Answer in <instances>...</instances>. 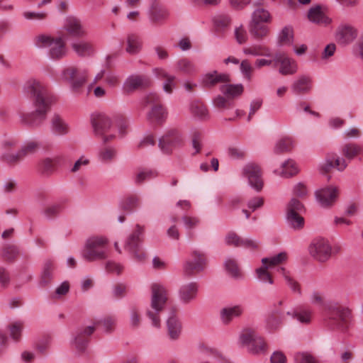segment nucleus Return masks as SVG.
<instances>
[{
    "instance_id": "1a4fd4ad",
    "label": "nucleus",
    "mask_w": 363,
    "mask_h": 363,
    "mask_svg": "<svg viewBox=\"0 0 363 363\" xmlns=\"http://www.w3.org/2000/svg\"><path fill=\"white\" fill-rule=\"evenodd\" d=\"M145 106H151L152 108L147 115L149 122L152 124H162L166 119L167 113L161 104V99L157 93H150L144 99Z\"/></svg>"
},
{
    "instance_id": "e433bc0d",
    "label": "nucleus",
    "mask_w": 363,
    "mask_h": 363,
    "mask_svg": "<svg viewBox=\"0 0 363 363\" xmlns=\"http://www.w3.org/2000/svg\"><path fill=\"white\" fill-rule=\"evenodd\" d=\"M277 45L279 46H290L294 41V30L292 26L284 27L277 35Z\"/></svg>"
},
{
    "instance_id": "5701e85b",
    "label": "nucleus",
    "mask_w": 363,
    "mask_h": 363,
    "mask_svg": "<svg viewBox=\"0 0 363 363\" xmlns=\"http://www.w3.org/2000/svg\"><path fill=\"white\" fill-rule=\"evenodd\" d=\"M348 166V162L336 155H328L325 160L319 165V169L323 174L328 173L333 168L343 171Z\"/></svg>"
},
{
    "instance_id": "a211bd4d",
    "label": "nucleus",
    "mask_w": 363,
    "mask_h": 363,
    "mask_svg": "<svg viewBox=\"0 0 363 363\" xmlns=\"http://www.w3.org/2000/svg\"><path fill=\"white\" fill-rule=\"evenodd\" d=\"M182 141L180 133L176 130L166 133L159 140V147L164 153H169Z\"/></svg>"
},
{
    "instance_id": "4d7b16f0",
    "label": "nucleus",
    "mask_w": 363,
    "mask_h": 363,
    "mask_svg": "<svg viewBox=\"0 0 363 363\" xmlns=\"http://www.w3.org/2000/svg\"><path fill=\"white\" fill-rule=\"evenodd\" d=\"M293 147V140L291 138L284 137L279 139L275 144L274 152L276 154H282L289 152Z\"/></svg>"
},
{
    "instance_id": "6ab92c4d",
    "label": "nucleus",
    "mask_w": 363,
    "mask_h": 363,
    "mask_svg": "<svg viewBox=\"0 0 363 363\" xmlns=\"http://www.w3.org/2000/svg\"><path fill=\"white\" fill-rule=\"evenodd\" d=\"M357 36V29L350 24H342L336 30L335 39L342 45L352 43Z\"/></svg>"
},
{
    "instance_id": "f3484780",
    "label": "nucleus",
    "mask_w": 363,
    "mask_h": 363,
    "mask_svg": "<svg viewBox=\"0 0 363 363\" xmlns=\"http://www.w3.org/2000/svg\"><path fill=\"white\" fill-rule=\"evenodd\" d=\"M36 110L31 113H21V120L24 124L31 127L40 126L46 119L50 106H35Z\"/></svg>"
},
{
    "instance_id": "aec40b11",
    "label": "nucleus",
    "mask_w": 363,
    "mask_h": 363,
    "mask_svg": "<svg viewBox=\"0 0 363 363\" xmlns=\"http://www.w3.org/2000/svg\"><path fill=\"white\" fill-rule=\"evenodd\" d=\"M307 18L310 22L322 26H327L332 22L326 13V9L320 5L311 7L307 13Z\"/></svg>"
},
{
    "instance_id": "8fccbe9b",
    "label": "nucleus",
    "mask_w": 363,
    "mask_h": 363,
    "mask_svg": "<svg viewBox=\"0 0 363 363\" xmlns=\"http://www.w3.org/2000/svg\"><path fill=\"white\" fill-rule=\"evenodd\" d=\"M243 86L242 84H223L220 86V91L225 94L228 99H233L238 96H240L243 92Z\"/></svg>"
},
{
    "instance_id": "c9c22d12",
    "label": "nucleus",
    "mask_w": 363,
    "mask_h": 363,
    "mask_svg": "<svg viewBox=\"0 0 363 363\" xmlns=\"http://www.w3.org/2000/svg\"><path fill=\"white\" fill-rule=\"evenodd\" d=\"M72 48L74 52L81 57L91 56L94 52V48L91 42L79 40L72 44Z\"/></svg>"
},
{
    "instance_id": "69168bd1",
    "label": "nucleus",
    "mask_w": 363,
    "mask_h": 363,
    "mask_svg": "<svg viewBox=\"0 0 363 363\" xmlns=\"http://www.w3.org/2000/svg\"><path fill=\"white\" fill-rule=\"evenodd\" d=\"M62 208L60 203H54L46 206L43 210L44 215L48 218H53L57 216Z\"/></svg>"
},
{
    "instance_id": "603ef678",
    "label": "nucleus",
    "mask_w": 363,
    "mask_h": 363,
    "mask_svg": "<svg viewBox=\"0 0 363 363\" xmlns=\"http://www.w3.org/2000/svg\"><path fill=\"white\" fill-rule=\"evenodd\" d=\"M259 335L256 331L251 328H246L243 330L240 335L239 341L243 346L247 347L248 349L250 345L257 339Z\"/></svg>"
},
{
    "instance_id": "4c0bfd02",
    "label": "nucleus",
    "mask_w": 363,
    "mask_h": 363,
    "mask_svg": "<svg viewBox=\"0 0 363 363\" xmlns=\"http://www.w3.org/2000/svg\"><path fill=\"white\" fill-rule=\"evenodd\" d=\"M249 31L251 35L256 40H263L270 33L269 28L266 23H249Z\"/></svg>"
},
{
    "instance_id": "c756f323",
    "label": "nucleus",
    "mask_w": 363,
    "mask_h": 363,
    "mask_svg": "<svg viewBox=\"0 0 363 363\" xmlns=\"http://www.w3.org/2000/svg\"><path fill=\"white\" fill-rule=\"evenodd\" d=\"M229 76L226 74L219 73L217 71L206 73L202 79V85L210 88L219 83H226L229 82Z\"/></svg>"
},
{
    "instance_id": "a19ab883",
    "label": "nucleus",
    "mask_w": 363,
    "mask_h": 363,
    "mask_svg": "<svg viewBox=\"0 0 363 363\" xmlns=\"http://www.w3.org/2000/svg\"><path fill=\"white\" fill-rule=\"evenodd\" d=\"M288 316L296 319L301 323L309 324L312 320L313 312L308 308L289 310L286 312Z\"/></svg>"
},
{
    "instance_id": "0eeeda50",
    "label": "nucleus",
    "mask_w": 363,
    "mask_h": 363,
    "mask_svg": "<svg viewBox=\"0 0 363 363\" xmlns=\"http://www.w3.org/2000/svg\"><path fill=\"white\" fill-rule=\"evenodd\" d=\"M145 228L143 226L138 224L133 232L128 238L125 249L131 255V257L138 262H144L147 259V253L140 245L143 242L142 236L144 234Z\"/></svg>"
},
{
    "instance_id": "7c9ffc66",
    "label": "nucleus",
    "mask_w": 363,
    "mask_h": 363,
    "mask_svg": "<svg viewBox=\"0 0 363 363\" xmlns=\"http://www.w3.org/2000/svg\"><path fill=\"white\" fill-rule=\"evenodd\" d=\"M245 55L253 57H272L271 48L264 44H252L242 48Z\"/></svg>"
},
{
    "instance_id": "5fc2aeb1",
    "label": "nucleus",
    "mask_w": 363,
    "mask_h": 363,
    "mask_svg": "<svg viewBox=\"0 0 363 363\" xmlns=\"http://www.w3.org/2000/svg\"><path fill=\"white\" fill-rule=\"evenodd\" d=\"M176 69L178 72L186 74H191L195 72L194 63L186 57L180 58L177 61Z\"/></svg>"
},
{
    "instance_id": "6e6d98bb",
    "label": "nucleus",
    "mask_w": 363,
    "mask_h": 363,
    "mask_svg": "<svg viewBox=\"0 0 363 363\" xmlns=\"http://www.w3.org/2000/svg\"><path fill=\"white\" fill-rule=\"evenodd\" d=\"M157 175L158 173L155 169H140L135 173L134 180L137 184H140L147 180L155 178Z\"/></svg>"
},
{
    "instance_id": "774afa93",
    "label": "nucleus",
    "mask_w": 363,
    "mask_h": 363,
    "mask_svg": "<svg viewBox=\"0 0 363 363\" xmlns=\"http://www.w3.org/2000/svg\"><path fill=\"white\" fill-rule=\"evenodd\" d=\"M295 363H318L316 359L307 352H298L294 357Z\"/></svg>"
},
{
    "instance_id": "13d9d810",
    "label": "nucleus",
    "mask_w": 363,
    "mask_h": 363,
    "mask_svg": "<svg viewBox=\"0 0 363 363\" xmlns=\"http://www.w3.org/2000/svg\"><path fill=\"white\" fill-rule=\"evenodd\" d=\"M40 170L44 176H50L56 169V161L50 157L43 159L39 164Z\"/></svg>"
},
{
    "instance_id": "f257e3e1",
    "label": "nucleus",
    "mask_w": 363,
    "mask_h": 363,
    "mask_svg": "<svg viewBox=\"0 0 363 363\" xmlns=\"http://www.w3.org/2000/svg\"><path fill=\"white\" fill-rule=\"evenodd\" d=\"M325 311L323 323L328 329L342 333L350 329L353 320L351 308L335 303L327 306Z\"/></svg>"
},
{
    "instance_id": "6e6552de",
    "label": "nucleus",
    "mask_w": 363,
    "mask_h": 363,
    "mask_svg": "<svg viewBox=\"0 0 363 363\" xmlns=\"http://www.w3.org/2000/svg\"><path fill=\"white\" fill-rule=\"evenodd\" d=\"M288 259V255L285 252H280L270 257H265L262 259V266L256 269L257 279L263 282L269 284H274V279L269 269L278 267L285 263Z\"/></svg>"
},
{
    "instance_id": "9d476101",
    "label": "nucleus",
    "mask_w": 363,
    "mask_h": 363,
    "mask_svg": "<svg viewBox=\"0 0 363 363\" xmlns=\"http://www.w3.org/2000/svg\"><path fill=\"white\" fill-rule=\"evenodd\" d=\"M92 125L96 135L101 138L104 144L112 141L116 135L111 133L112 123L111 118L105 114H99L92 120Z\"/></svg>"
},
{
    "instance_id": "412c9836",
    "label": "nucleus",
    "mask_w": 363,
    "mask_h": 363,
    "mask_svg": "<svg viewBox=\"0 0 363 363\" xmlns=\"http://www.w3.org/2000/svg\"><path fill=\"white\" fill-rule=\"evenodd\" d=\"M63 28L67 34L73 38H83L87 35V31L82 23V21L74 16L66 18Z\"/></svg>"
},
{
    "instance_id": "2eb2a0df",
    "label": "nucleus",
    "mask_w": 363,
    "mask_h": 363,
    "mask_svg": "<svg viewBox=\"0 0 363 363\" xmlns=\"http://www.w3.org/2000/svg\"><path fill=\"white\" fill-rule=\"evenodd\" d=\"M242 174L247 179L250 185L257 191L262 189V170L259 164L253 162L245 164L242 168Z\"/></svg>"
},
{
    "instance_id": "393cba45",
    "label": "nucleus",
    "mask_w": 363,
    "mask_h": 363,
    "mask_svg": "<svg viewBox=\"0 0 363 363\" xmlns=\"http://www.w3.org/2000/svg\"><path fill=\"white\" fill-rule=\"evenodd\" d=\"M199 287V284L196 281H190L182 284L178 291L179 300L185 304L189 303L196 299Z\"/></svg>"
},
{
    "instance_id": "c03bdc74",
    "label": "nucleus",
    "mask_w": 363,
    "mask_h": 363,
    "mask_svg": "<svg viewBox=\"0 0 363 363\" xmlns=\"http://www.w3.org/2000/svg\"><path fill=\"white\" fill-rule=\"evenodd\" d=\"M299 169L296 163L292 160H288L281 164V171L277 174L281 177L289 178L296 175Z\"/></svg>"
},
{
    "instance_id": "b1692460",
    "label": "nucleus",
    "mask_w": 363,
    "mask_h": 363,
    "mask_svg": "<svg viewBox=\"0 0 363 363\" xmlns=\"http://www.w3.org/2000/svg\"><path fill=\"white\" fill-rule=\"evenodd\" d=\"M169 12L164 7L159 0H151L150 7V18L152 22L162 24L168 19Z\"/></svg>"
},
{
    "instance_id": "f8f14e48",
    "label": "nucleus",
    "mask_w": 363,
    "mask_h": 363,
    "mask_svg": "<svg viewBox=\"0 0 363 363\" xmlns=\"http://www.w3.org/2000/svg\"><path fill=\"white\" fill-rule=\"evenodd\" d=\"M303 206L300 201L295 198L291 199L287 206L286 219L291 228L294 230H300L304 226V219L299 214Z\"/></svg>"
},
{
    "instance_id": "4468645a",
    "label": "nucleus",
    "mask_w": 363,
    "mask_h": 363,
    "mask_svg": "<svg viewBox=\"0 0 363 363\" xmlns=\"http://www.w3.org/2000/svg\"><path fill=\"white\" fill-rule=\"evenodd\" d=\"M274 66H279L281 75H293L298 71V63L285 52H277L274 55Z\"/></svg>"
},
{
    "instance_id": "58836bf2",
    "label": "nucleus",
    "mask_w": 363,
    "mask_h": 363,
    "mask_svg": "<svg viewBox=\"0 0 363 363\" xmlns=\"http://www.w3.org/2000/svg\"><path fill=\"white\" fill-rule=\"evenodd\" d=\"M141 205V198L136 194H130L125 197L121 202L120 206L124 211L132 213Z\"/></svg>"
},
{
    "instance_id": "7ed1b4c3",
    "label": "nucleus",
    "mask_w": 363,
    "mask_h": 363,
    "mask_svg": "<svg viewBox=\"0 0 363 363\" xmlns=\"http://www.w3.org/2000/svg\"><path fill=\"white\" fill-rule=\"evenodd\" d=\"M169 296V291L164 285L159 283H154L151 285V301L150 307L147 309L146 315L155 328L160 327V315L165 308Z\"/></svg>"
},
{
    "instance_id": "dca6fc26",
    "label": "nucleus",
    "mask_w": 363,
    "mask_h": 363,
    "mask_svg": "<svg viewBox=\"0 0 363 363\" xmlns=\"http://www.w3.org/2000/svg\"><path fill=\"white\" fill-rule=\"evenodd\" d=\"M207 264L206 255L199 250H194L191 253V259L184 264V272L188 276H192L203 271Z\"/></svg>"
},
{
    "instance_id": "c85d7f7f",
    "label": "nucleus",
    "mask_w": 363,
    "mask_h": 363,
    "mask_svg": "<svg viewBox=\"0 0 363 363\" xmlns=\"http://www.w3.org/2000/svg\"><path fill=\"white\" fill-rule=\"evenodd\" d=\"M149 83L148 77L145 75H131L126 79L123 84V90L125 92H131L147 86Z\"/></svg>"
},
{
    "instance_id": "423d86ee",
    "label": "nucleus",
    "mask_w": 363,
    "mask_h": 363,
    "mask_svg": "<svg viewBox=\"0 0 363 363\" xmlns=\"http://www.w3.org/2000/svg\"><path fill=\"white\" fill-rule=\"evenodd\" d=\"M88 74L87 69L69 65L63 68L58 80L68 84L73 92L79 93L86 84Z\"/></svg>"
},
{
    "instance_id": "4be33fe9",
    "label": "nucleus",
    "mask_w": 363,
    "mask_h": 363,
    "mask_svg": "<svg viewBox=\"0 0 363 363\" xmlns=\"http://www.w3.org/2000/svg\"><path fill=\"white\" fill-rule=\"evenodd\" d=\"M152 72L157 79L164 82L162 85L164 91L167 94H172L177 86L176 77L170 74L166 69L162 67L153 69Z\"/></svg>"
},
{
    "instance_id": "f704fd0d",
    "label": "nucleus",
    "mask_w": 363,
    "mask_h": 363,
    "mask_svg": "<svg viewBox=\"0 0 363 363\" xmlns=\"http://www.w3.org/2000/svg\"><path fill=\"white\" fill-rule=\"evenodd\" d=\"M277 272L284 277L287 286L292 292L301 295L302 289L301 284L294 278L290 271L283 267H280L277 268Z\"/></svg>"
},
{
    "instance_id": "79ce46f5",
    "label": "nucleus",
    "mask_w": 363,
    "mask_h": 363,
    "mask_svg": "<svg viewBox=\"0 0 363 363\" xmlns=\"http://www.w3.org/2000/svg\"><path fill=\"white\" fill-rule=\"evenodd\" d=\"M231 24V18L227 14H219L213 18L215 30L218 34L224 33Z\"/></svg>"
},
{
    "instance_id": "ddd939ff",
    "label": "nucleus",
    "mask_w": 363,
    "mask_h": 363,
    "mask_svg": "<svg viewBox=\"0 0 363 363\" xmlns=\"http://www.w3.org/2000/svg\"><path fill=\"white\" fill-rule=\"evenodd\" d=\"M340 194L339 187L329 185L317 190L315 193L316 200L323 208H329L335 205Z\"/></svg>"
},
{
    "instance_id": "e2e57ef3",
    "label": "nucleus",
    "mask_w": 363,
    "mask_h": 363,
    "mask_svg": "<svg viewBox=\"0 0 363 363\" xmlns=\"http://www.w3.org/2000/svg\"><path fill=\"white\" fill-rule=\"evenodd\" d=\"M38 143L35 141H29L23 145L18 150L23 160L26 157L35 153L38 149Z\"/></svg>"
},
{
    "instance_id": "9b49d317",
    "label": "nucleus",
    "mask_w": 363,
    "mask_h": 363,
    "mask_svg": "<svg viewBox=\"0 0 363 363\" xmlns=\"http://www.w3.org/2000/svg\"><path fill=\"white\" fill-rule=\"evenodd\" d=\"M310 255L319 262H325L331 257L332 247L328 240L319 238L314 239L308 247Z\"/></svg>"
},
{
    "instance_id": "37998d69",
    "label": "nucleus",
    "mask_w": 363,
    "mask_h": 363,
    "mask_svg": "<svg viewBox=\"0 0 363 363\" xmlns=\"http://www.w3.org/2000/svg\"><path fill=\"white\" fill-rule=\"evenodd\" d=\"M141 48L142 42L140 37L135 33L128 34L125 51L130 55H136L141 50Z\"/></svg>"
},
{
    "instance_id": "864d4df0",
    "label": "nucleus",
    "mask_w": 363,
    "mask_h": 363,
    "mask_svg": "<svg viewBox=\"0 0 363 363\" xmlns=\"http://www.w3.org/2000/svg\"><path fill=\"white\" fill-rule=\"evenodd\" d=\"M247 351L252 354H264L267 351V344L264 339L259 335L250 345Z\"/></svg>"
},
{
    "instance_id": "a878e982",
    "label": "nucleus",
    "mask_w": 363,
    "mask_h": 363,
    "mask_svg": "<svg viewBox=\"0 0 363 363\" xmlns=\"http://www.w3.org/2000/svg\"><path fill=\"white\" fill-rule=\"evenodd\" d=\"M313 89V79L308 75L299 76L291 84V90L296 95L308 94Z\"/></svg>"
},
{
    "instance_id": "cd10ccee",
    "label": "nucleus",
    "mask_w": 363,
    "mask_h": 363,
    "mask_svg": "<svg viewBox=\"0 0 363 363\" xmlns=\"http://www.w3.org/2000/svg\"><path fill=\"white\" fill-rule=\"evenodd\" d=\"M244 312V307L241 305L227 306L220 311V318L224 325H229L234 318L240 317Z\"/></svg>"
},
{
    "instance_id": "473e14b6",
    "label": "nucleus",
    "mask_w": 363,
    "mask_h": 363,
    "mask_svg": "<svg viewBox=\"0 0 363 363\" xmlns=\"http://www.w3.org/2000/svg\"><path fill=\"white\" fill-rule=\"evenodd\" d=\"M51 128L57 135H65L69 133L70 128L65 120L58 114H55L51 119Z\"/></svg>"
},
{
    "instance_id": "49530a36",
    "label": "nucleus",
    "mask_w": 363,
    "mask_h": 363,
    "mask_svg": "<svg viewBox=\"0 0 363 363\" xmlns=\"http://www.w3.org/2000/svg\"><path fill=\"white\" fill-rule=\"evenodd\" d=\"M89 339H87L82 335L77 330H76L74 336V339L72 342V348L79 354H82L85 352Z\"/></svg>"
},
{
    "instance_id": "39448f33",
    "label": "nucleus",
    "mask_w": 363,
    "mask_h": 363,
    "mask_svg": "<svg viewBox=\"0 0 363 363\" xmlns=\"http://www.w3.org/2000/svg\"><path fill=\"white\" fill-rule=\"evenodd\" d=\"M26 93L33 99L35 106H50L54 97L47 85L39 79H30L24 86Z\"/></svg>"
},
{
    "instance_id": "bb28decb",
    "label": "nucleus",
    "mask_w": 363,
    "mask_h": 363,
    "mask_svg": "<svg viewBox=\"0 0 363 363\" xmlns=\"http://www.w3.org/2000/svg\"><path fill=\"white\" fill-rule=\"evenodd\" d=\"M166 325L169 337L172 340H178L182 332V323L179 316L175 313H172Z\"/></svg>"
},
{
    "instance_id": "ea45409f",
    "label": "nucleus",
    "mask_w": 363,
    "mask_h": 363,
    "mask_svg": "<svg viewBox=\"0 0 363 363\" xmlns=\"http://www.w3.org/2000/svg\"><path fill=\"white\" fill-rule=\"evenodd\" d=\"M7 330L11 340L15 342H20L23 337L24 323L22 320L11 322L7 325Z\"/></svg>"
},
{
    "instance_id": "de8ad7c7",
    "label": "nucleus",
    "mask_w": 363,
    "mask_h": 363,
    "mask_svg": "<svg viewBox=\"0 0 363 363\" xmlns=\"http://www.w3.org/2000/svg\"><path fill=\"white\" fill-rule=\"evenodd\" d=\"M272 19V16L267 10L263 8H257L252 13L250 23H270Z\"/></svg>"
},
{
    "instance_id": "0e129e2a",
    "label": "nucleus",
    "mask_w": 363,
    "mask_h": 363,
    "mask_svg": "<svg viewBox=\"0 0 363 363\" xmlns=\"http://www.w3.org/2000/svg\"><path fill=\"white\" fill-rule=\"evenodd\" d=\"M18 255L19 250L15 245H7L4 249L3 256L9 262H13L16 260Z\"/></svg>"
},
{
    "instance_id": "680f3d73",
    "label": "nucleus",
    "mask_w": 363,
    "mask_h": 363,
    "mask_svg": "<svg viewBox=\"0 0 363 363\" xmlns=\"http://www.w3.org/2000/svg\"><path fill=\"white\" fill-rule=\"evenodd\" d=\"M1 160L11 166H14L23 160L19 151L17 152H4L1 155Z\"/></svg>"
},
{
    "instance_id": "2f4dec72",
    "label": "nucleus",
    "mask_w": 363,
    "mask_h": 363,
    "mask_svg": "<svg viewBox=\"0 0 363 363\" xmlns=\"http://www.w3.org/2000/svg\"><path fill=\"white\" fill-rule=\"evenodd\" d=\"M189 110L191 113L200 121H207L210 114L206 105L200 100H194L190 104Z\"/></svg>"
},
{
    "instance_id": "72a5a7b5",
    "label": "nucleus",
    "mask_w": 363,
    "mask_h": 363,
    "mask_svg": "<svg viewBox=\"0 0 363 363\" xmlns=\"http://www.w3.org/2000/svg\"><path fill=\"white\" fill-rule=\"evenodd\" d=\"M118 156L117 149L113 146L106 145L101 147L98 153L99 160L103 164L113 162Z\"/></svg>"
},
{
    "instance_id": "f03ea898",
    "label": "nucleus",
    "mask_w": 363,
    "mask_h": 363,
    "mask_svg": "<svg viewBox=\"0 0 363 363\" xmlns=\"http://www.w3.org/2000/svg\"><path fill=\"white\" fill-rule=\"evenodd\" d=\"M33 43L38 48H48V55L52 60H60L67 55L66 36L62 32L57 35L39 34L34 38Z\"/></svg>"
},
{
    "instance_id": "20e7f679",
    "label": "nucleus",
    "mask_w": 363,
    "mask_h": 363,
    "mask_svg": "<svg viewBox=\"0 0 363 363\" xmlns=\"http://www.w3.org/2000/svg\"><path fill=\"white\" fill-rule=\"evenodd\" d=\"M108 240L104 236H92L87 239L82 255L87 262L104 260L108 257Z\"/></svg>"
},
{
    "instance_id": "bf43d9fd",
    "label": "nucleus",
    "mask_w": 363,
    "mask_h": 363,
    "mask_svg": "<svg viewBox=\"0 0 363 363\" xmlns=\"http://www.w3.org/2000/svg\"><path fill=\"white\" fill-rule=\"evenodd\" d=\"M287 298L282 297L276 300L272 306V313H274L279 316L286 318V312L290 309L286 308Z\"/></svg>"
},
{
    "instance_id": "09e8293b",
    "label": "nucleus",
    "mask_w": 363,
    "mask_h": 363,
    "mask_svg": "<svg viewBox=\"0 0 363 363\" xmlns=\"http://www.w3.org/2000/svg\"><path fill=\"white\" fill-rule=\"evenodd\" d=\"M359 145L354 143H348L341 147V154L345 157L347 162L358 156Z\"/></svg>"
},
{
    "instance_id": "3c124183",
    "label": "nucleus",
    "mask_w": 363,
    "mask_h": 363,
    "mask_svg": "<svg viewBox=\"0 0 363 363\" xmlns=\"http://www.w3.org/2000/svg\"><path fill=\"white\" fill-rule=\"evenodd\" d=\"M286 319L284 316H279L274 313H270L266 320V327L269 332L277 331Z\"/></svg>"
},
{
    "instance_id": "052dcab7",
    "label": "nucleus",
    "mask_w": 363,
    "mask_h": 363,
    "mask_svg": "<svg viewBox=\"0 0 363 363\" xmlns=\"http://www.w3.org/2000/svg\"><path fill=\"white\" fill-rule=\"evenodd\" d=\"M96 326L102 325L106 333H112L116 327V320L112 315H107L100 320H94Z\"/></svg>"
},
{
    "instance_id": "a18cd8bd",
    "label": "nucleus",
    "mask_w": 363,
    "mask_h": 363,
    "mask_svg": "<svg viewBox=\"0 0 363 363\" xmlns=\"http://www.w3.org/2000/svg\"><path fill=\"white\" fill-rule=\"evenodd\" d=\"M55 269V264L52 260L49 259L45 262L43 271L40 279V286H47L51 281Z\"/></svg>"
},
{
    "instance_id": "338daca9",
    "label": "nucleus",
    "mask_w": 363,
    "mask_h": 363,
    "mask_svg": "<svg viewBox=\"0 0 363 363\" xmlns=\"http://www.w3.org/2000/svg\"><path fill=\"white\" fill-rule=\"evenodd\" d=\"M293 194L301 199H305L307 198L308 191L306 185L302 182H299L296 184L293 189Z\"/></svg>"
}]
</instances>
